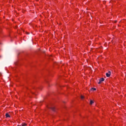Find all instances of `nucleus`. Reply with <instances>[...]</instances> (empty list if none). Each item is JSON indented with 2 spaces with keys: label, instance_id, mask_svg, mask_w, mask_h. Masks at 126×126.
Segmentation results:
<instances>
[{
  "label": "nucleus",
  "instance_id": "obj_1",
  "mask_svg": "<svg viewBox=\"0 0 126 126\" xmlns=\"http://www.w3.org/2000/svg\"><path fill=\"white\" fill-rule=\"evenodd\" d=\"M47 108L48 109H51V110H52V111H55V107H52V105H49V106H47Z\"/></svg>",
  "mask_w": 126,
  "mask_h": 126
},
{
  "label": "nucleus",
  "instance_id": "obj_2",
  "mask_svg": "<svg viewBox=\"0 0 126 126\" xmlns=\"http://www.w3.org/2000/svg\"><path fill=\"white\" fill-rule=\"evenodd\" d=\"M104 80H105V79H104V78H100L99 79V82H98V84H101V83L103 82V81H104Z\"/></svg>",
  "mask_w": 126,
  "mask_h": 126
},
{
  "label": "nucleus",
  "instance_id": "obj_3",
  "mask_svg": "<svg viewBox=\"0 0 126 126\" xmlns=\"http://www.w3.org/2000/svg\"><path fill=\"white\" fill-rule=\"evenodd\" d=\"M5 116L6 118H10V115L8 113H6Z\"/></svg>",
  "mask_w": 126,
  "mask_h": 126
},
{
  "label": "nucleus",
  "instance_id": "obj_4",
  "mask_svg": "<svg viewBox=\"0 0 126 126\" xmlns=\"http://www.w3.org/2000/svg\"><path fill=\"white\" fill-rule=\"evenodd\" d=\"M96 91V88H93L92 89H90V91Z\"/></svg>",
  "mask_w": 126,
  "mask_h": 126
},
{
  "label": "nucleus",
  "instance_id": "obj_5",
  "mask_svg": "<svg viewBox=\"0 0 126 126\" xmlns=\"http://www.w3.org/2000/svg\"><path fill=\"white\" fill-rule=\"evenodd\" d=\"M106 75L107 77H110V76H111V75L109 74L108 73H106Z\"/></svg>",
  "mask_w": 126,
  "mask_h": 126
},
{
  "label": "nucleus",
  "instance_id": "obj_6",
  "mask_svg": "<svg viewBox=\"0 0 126 126\" xmlns=\"http://www.w3.org/2000/svg\"><path fill=\"white\" fill-rule=\"evenodd\" d=\"M90 103V105H92V104L94 103V101H93V100H91Z\"/></svg>",
  "mask_w": 126,
  "mask_h": 126
},
{
  "label": "nucleus",
  "instance_id": "obj_7",
  "mask_svg": "<svg viewBox=\"0 0 126 126\" xmlns=\"http://www.w3.org/2000/svg\"><path fill=\"white\" fill-rule=\"evenodd\" d=\"M27 126V124H25V123H23L22 124V126Z\"/></svg>",
  "mask_w": 126,
  "mask_h": 126
},
{
  "label": "nucleus",
  "instance_id": "obj_8",
  "mask_svg": "<svg viewBox=\"0 0 126 126\" xmlns=\"http://www.w3.org/2000/svg\"><path fill=\"white\" fill-rule=\"evenodd\" d=\"M81 99H84V96H83V95H81Z\"/></svg>",
  "mask_w": 126,
  "mask_h": 126
},
{
  "label": "nucleus",
  "instance_id": "obj_9",
  "mask_svg": "<svg viewBox=\"0 0 126 126\" xmlns=\"http://www.w3.org/2000/svg\"><path fill=\"white\" fill-rule=\"evenodd\" d=\"M108 73L111 75V73H112V72H111V71H109Z\"/></svg>",
  "mask_w": 126,
  "mask_h": 126
},
{
  "label": "nucleus",
  "instance_id": "obj_10",
  "mask_svg": "<svg viewBox=\"0 0 126 126\" xmlns=\"http://www.w3.org/2000/svg\"><path fill=\"white\" fill-rule=\"evenodd\" d=\"M117 22V21H115V23H116Z\"/></svg>",
  "mask_w": 126,
  "mask_h": 126
}]
</instances>
